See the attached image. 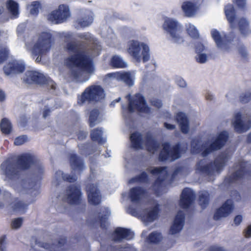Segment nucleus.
Returning <instances> with one entry per match:
<instances>
[{
  "label": "nucleus",
  "mask_w": 251,
  "mask_h": 251,
  "mask_svg": "<svg viewBox=\"0 0 251 251\" xmlns=\"http://www.w3.org/2000/svg\"><path fill=\"white\" fill-rule=\"evenodd\" d=\"M82 41L70 42L66 45V50L74 55L66 59V63L69 66L74 67L78 69H72L71 76L77 81L84 82L89 79V76L81 79L82 72H86L91 75L95 72V67L93 60L85 53V48Z\"/></svg>",
  "instance_id": "nucleus-1"
},
{
  "label": "nucleus",
  "mask_w": 251,
  "mask_h": 251,
  "mask_svg": "<svg viewBox=\"0 0 251 251\" xmlns=\"http://www.w3.org/2000/svg\"><path fill=\"white\" fill-rule=\"evenodd\" d=\"M38 162L35 155L29 153H24L17 157L16 163L7 159L1 165V167L7 177L14 179L19 178L21 171L27 170Z\"/></svg>",
  "instance_id": "nucleus-2"
},
{
  "label": "nucleus",
  "mask_w": 251,
  "mask_h": 251,
  "mask_svg": "<svg viewBox=\"0 0 251 251\" xmlns=\"http://www.w3.org/2000/svg\"><path fill=\"white\" fill-rule=\"evenodd\" d=\"M228 138L227 132L223 131L208 146H206L204 144L200 145L199 139H193L191 141V152L196 154L201 153L202 156L205 157L212 151L221 149L224 146Z\"/></svg>",
  "instance_id": "nucleus-3"
},
{
  "label": "nucleus",
  "mask_w": 251,
  "mask_h": 251,
  "mask_svg": "<svg viewBox=\"0 0 251 251\" xmlns=\"http://www.w3.org/2000/svg\"><path fill=\"white\" fill-rule=\"evenodd\" d=\"M147 205H128L125 209L127 213L140 217L145 222H152L158 217V205L146 207Z\"/></svg>",
  "instance_id": "nucleus-4"
},
{
  "label": "nucleus",
  "mask_w": 251,
  "mask_h": 251,
  "mask_svg": "<svg viewBox=\"0 0 251 251\" xmlns=\"http://www.w3.org/2000/svg\"><path fill=\"white\" fill-rule=\"evenodd\" d=\"M52 37L50 33L43 32L39 36L37 42L32 49V53L36 57L37 62H41L42 56L46 55L50 50Z\"/></svg>",
  "instance_id": "nucleus-5"
},
{
  "label": "nucleus",
  "mask_w": 251,
  "mask_h": 251,
  "mask_svg": "<svg viewBox=\"0 0 251 251\" xmlns=\"http://www.w3.org/2000/svg\"><path fill=\"white\" fill-rule=\"evenodd\" d=\"M162 147L158 154L160 161L173 162L180 158L183 150L180 143L171 146L169 142H164L162 143Z\"/></svg>",
  "instance_id": "nucleus-6"
},
{
  "label": "nucleus",
  "mask_w": 251,
  "mask_h": 251,
  "mask_svg": "<svg viewBox=\"0 0 251 251\" xmlns=\"http://www.w3.org/2000/svg\"><path fill=\"white\" fill-rule=\"evenodd\" d=\"M228 160V156L226 153L222 152L218 155L213 162L205 165H201L200 161L197 163L198 169L202 174L207 176H211L214 172L215 169L216 172L220 173L226 165Z\"/></svg>",
  "instance_id": "nucleus-7"
},
{
  "label": "nucleus",
  "mask_w": 251,
  "mask_h": 251,
  "mask_svg": "<svg viewBox=\"0 0 251 251\" xmlns=\"http://www.w3.org/2000/svg\"><path fill=\"white\" fill-rule=\"evenodd\" d=\"M128 52L138 62H140L141 57L143 62L150 60V49L149 46L137 41L133 40L129 45Z\"/></svg>",
  "instance_id": "nucleus-8"
},
{
  "label": "nucleus",
  "mask_w": 251,
  "mask_h": 251,
  "mask_svg": "<svg viewBox=\"0 0 251 251\" xmlns=\"http://www.w3.org/2000/svg\"><path fill=\"white\" fill-rule=\"evenodd\" d=\"M104 91L100 85H91L87 87L78 99L77 102L82 104L88 102H97L103 97Z\"/></svg>",
  "instance_id": "nucleus-9"
},
{
  "label": "nucleus",
  "mask_w": 251,
  "mask_h": 251,
  "mask_svg": "<svg viewBox=\"0 0 251 251\" xmlns=\"http://www.w3.org/2000/svg\"><path fill=\"white\" fill-rule=\"evenodd\" d=\"M24 81L29 84H48L50 89H56V83L53 80L36 71H27L25 74Z\"/></svg>",
  "instance_id": "nucleus-10"
},
{
  "label": "nucleus",
  "mask_w": 251,
  "mask_h": 251,
  "mask_svg": "<svg viewBox=\"0 0 251 251\" xmlns=\"http://www.w3.org/2000/svg\"><path fill=\"white\" fill-rule=\"evenodd\" d=\"M128 111L133 112L135 110L139 112L149 114L151 108L147 104L144 97L140 93H136L132 97L129 95Z\"/></svg>",
  "instance_id": "nucleus-11"
},
{
  "label": "nucleus",
  "mask_w": 251,
  "mask_h": 251,
  "mask_svg": "<svg viewBox=\"0 0 251 251\" xmlns=\"http://www.w3.org/2000/svg\"><path fill=\"white\" fill-rule=\"evenodd\" d=\"M162 27L163 29L170 35L175 43L180 44L184 42V39L179 35L180 27L177 22L172 19L166 20Z\"/></svg>",
  "instance_id": "nucleus-12"
},
{
  "label": "nucleus",
  "mask_w": 251,
  "mask_h": 251,
  "mask_svg": "<svg viewBox=\"0 0 251 251\" xmlns=\"http://www.w3.org/2000/svg\"><path fill=\"white\" fill-rule=\"evenodd\" d=\"M70 16V12L68 6L60 4L57 9L52 11L48 15V19L55 24H59L66 21Z\"/></svg>",
  "instance_id": "nucleus-13"
},
{
  "label": "nucleus",
  "mask_w": 251,
  "mask_h": 251,
  "mask_svg": "<svg viewBox=\"0 0 251 251\" xmlns=\"http://www.w3.org/2000/svg\"><path fill=\"white\" fill-rule=\"evenodd\" d=\"M211 34L217 46L219 48H224L226 50L228 49V45L233 41L236 36L234 33L231 32L228 36H225V39H223L220 32L216 29H213L211 31Z\"/></svg>",
  "instance_id": "nucleus-14"
},
{
  "label": "nucleus",
  "mask_w": 251,
  "mask_h": 251,
  "mask_svg": "<svg viewBox=\"0 0 251 251\" xmlns=\"http://www.w3.org/2000/svg\"><path fill=\"white\" fill-rule=\"evenodd\" d=\"M66 192L69 204H80L82 197L80 186L70 185L67 187Z\"/></svg>",
  "instance_id": "nucleus-15"
},
{
  "label": "nucleus",
  "mask_w": 251,
  "mask_h": 251,
  "mask_svg": "<svg viewBox=\"0 0 251 251\" xmlns=\"http://www.w3.org/2000/svg\"><path fill=\"white\" fill-rule=\"evenodd\" d=\"M88 200L90 204H100L101 196L96 185L89 183L86 186Z\"/></svg>",
  "instance_id": "nucleus-16"
},
{
  "label": "nucleus",
  "mask_w": 251,
  "mask_h": 251,
  "mask_svg": "<svg viewBox=\"0 0 251 251\" xmlns=\"http://www.w3.org/2000/svg\"><path fill=\"white\" fill-rule=\"evenodd\" d=\"M147 194L146 190L142 187L135 186L129 189L128 197L132 203L139 204L143 201Z\"/></svg>",
  "instance_id": "nucleus-17"
},
{
  "label": "nucleus",
  "mask_w": 251,
  "mask_h": 251,
  "mask_svg": "<svg viewBox=\"0 0 251 251\" xmlns=\"http://www.w3.org/2000/svg\"><path fill=\"white\" fill-rule=\"evenodd\" d=\"M3 71L6 75L22 73L25 70V65L17 60H12L3 67Z\"/></svg>",
  "instance_id": "nucleus-18"
},
{
  "label": "nucleus",
  "mask_w": 251,
  "mask_h": 251,
  "mask_svg": "<svg viewBox=\"0 0 251 251\" xmlns=\"http://www.w3.org/2000/svg\"><path fill=\"white\" fill-rule=\"evenodd\" d=\"M196 199L195 192L190 188H184L180 195L179 203L182 204H194Z\"/></svg>",
  "instance_id": "nucleus-19"
},
{
  "label": "nucleus",
  "mask_w": 251,
  "mask_h": 251,
  "mask_svg": "<svg viewBox=\"0 0 251 251\" xmlns=\"http://www.w3.org/2000/svg\"><path fill=\"white\" fill-rule=\"evenodd\" d=\"M184 214V212L182 210H179L177 212L170 228V232L171 234H176L182 230L185 221Z\"/></svg>",
  "instance_id": "nucleus-20"
},
{
  "label": "nucleus",
  "mask_w": 251,
  "mask_h": 251,
  "mask_svg": "<svg viewBox=\"0 0 251 251\" xmlns=\"http://www.w3.org/2000/svg\"><path fill=\"white\" fill-rule=\"evenodd\" d=\"M134 237V233L130 230L118 227L116 229L112 235V238L115 241H120L123 239L130 240Z\"/></svg>",
  "instance_id": "nucleus-21"
},
{
  "label": "nucleus",
  "mask_w": 251,
  "mask_h": 251,
  "mask_svg": "<svg viewBox=\"0 0 251 251\" xmlns=\"http://www.w3.org/2000/svg\"><path fill=\"white\" fill-rule=\"evenodd\" d=\"M225 14L226 19L232 29L236 27V10L233 4L228 3L224 8Z\"/></svg>",
  "instance_id": "nucleus-22"
},
{
  "label": "nucleus",
  "mask_w": 251,
  "mask_h": 251,
  "mask_svg": "<svg viewBox=\"0 0 251 251\" xmlns=\"http://www.w3.org/2000/svg\"><path fill=\"white\" fill-rule=\"evenodd\" d=\"M240 168L233 173L228 177L225 179V181L229 183H233L236 180L243 178L245 176L249 175L250 172L248 171L245 167L243 166L242 163L240 164Z\"/></svg>",
  "instance_id": "nucleus-23"
},
{
  "label": "nucleus",
  "mask_w": 251,
  "mask_h": 251,
  "mask_svg": "<svg viewBox=\"0 0 251 251\" xmlns=\"http://www.w3.org/2000/svg\"><path fill=\"white\" fill-rule=\"evenodd\" d=\"M233 205H222V206L215 211L213 219L216 220H219L223 218L227 217L233 211Z\"/></svg>",
  "instance_id": "nucleus-24"
},
{
  "label": "nucleus",
  "mask_w": 251,
  "mask_h": 251,
  "mask_svg": "<svg viewBox=\"0 0 251 251\" xmlns=\"http://www.w3.org/2000/svg\"><path fill=\"white\" fill-rule=\"evenodd\" d=\"M93 22V17L89 11H87L79 17L75 21L78 27L84 28L90 25Z\"/></svg>",
  "instance_id": "nucleus-25"
},
{
  "label": "nucleus",
  "mask_w": 251,
  "mask_h": 251,
  "mask_svg": "<svg viewBox=\"0 0 251 251\" xmlns=\"http://www.w3.org/2000/svg\"><path fill=\"white\" fill-rule=\"evenodd\" d=\"M176 120L182 133H188L189 130V122L185 114L182 112L178 113L176 116Z\"/></svg>",
  "instance_id": "nucleus-26"
},
{
  "label": "nucleus",
  "mask_w": 251,
  "mask_h": 251,
  "mask_svg": "<svg viewBox=\"0 0 251 251\" xmlns=\"http://www.w3.org/2000/svg\"><path fill=\"white\" fill-rule=\"evenodd\" d=\"M69 162L70 165L74 170L82 172L84 168V162L80 157L76 154L72 153L69 156Z\"/></svg>",
  "instance_id": "nucleus-27"
},
{
  "label": "nucleus",
  "mask_w": 251,
  "mask_h": 251,
  "mask_svg": "<svg viewBox=\"0 0 251 251\" xmlns=\"http://www.w3.org/2000/svg\"><path fill=\"white\" fill-rule=\"evenodd\" d=\"M235 121L233 126L235 130L239 133H243L247 131L250 126L245 125L242 121V115L241 113L238 112L235 116Z\"/></svg>",
  "instance_id": "nucleus-28"
},
{
  "label": "nucleus",
  "mask_w": 251,
  "mask_h": 251,
  "mask_svg": "<svg viewBox=\"0 0 251 251\" xmlns=\"http://www.w3.org/2000/svg\"><path fill=\"white\" fill-rule=\"evenodd\" d=\"M66 243V239H60L57 245H50L46 243H39V246L41 247L50 251H64L66 249L65 244Z\"/></svg>",
  "instance_id": "nucleus-29"
},
{
  "label": "nucleus",
  "mask_w": 251,
  "mask_h": 251,
  "mask_svg": "<svg viewBox=\"0 0 251 251\" xmlns=\"http://www.w3.org/2000/svg\"><path fill=\"white\" fill-rule=\"evenodd\" d=\"M130 140L133 148L137 150L143 149V137L140 132L135 131L131 133L130 136Z\"/></svg>",
  "instance_id": "nucleus-30"
},
{
  "label": "nucleus",
  "mask_w": 251,
  "mask_h": 251,
  "mask_svg": "<svg viewBox=\"0 0 251 251\" xmlns=\"http://www.w3.org/2000/svg\"><path fill=\"white\" fill-rule=\"evenodd\" d=\"M237 23L239 30L242 35L246 36L251 33L250 23L246 18L244 17L240 18Z\"/></svg>",
  "instance_id": "nucleus-31"
},
{
  "label": "nucleus",
  "mask_w": 251,
  "mask_h": 251,
  "mask_svg": "<svg viewBox=\"0 0 251 251\" xmlns=\"http://www.w3.org/2000/svg\"><path fill=\"white\" fill-rule=\"evenodd\" d=\"M145 144L147 150L149 152H154L159 148L158 143L151 134L146 135Z\"/></svg>",
  "instance_id": "nucleus-32"
},
{
  "label": "nucleus",
  "mask_w": 251,
  "mask_h": 251,
  "mask_svg": "<svg viewBox=\"0 0 251 251\" xmlns=\"http://www.w3.org/2000/svg\"><path fill=\"white\" fill-rule=\"evenodd\" d=\"M102 135L103 130L102 128L98 127L91 130L90 138L93 141L97 142L100 144H103L105 142V140L103 138Z\"/></svg>",
  "instance_id": "nucleus-33"
},
{
  "label": "nucleus",
  "mask_w": 251,
  "mask_h": 251,
  "mask_svg": "<svg viewBox=\"0 0 251 251\" xmlns=\"http://www.w3.org/2000/svg\"><path fill=\"white\" fill-rule=\"evenodd\" d=\"M6 5L7 10L13 18H18L19 15V4L14 0H8Z\"/></svg>",
  "instance_id": "nucleus-34"
},
{
  "label": "nucleus",
  "mask_w": 251,
  "mask_h": 251,
  "mask_svg": "<svg viewBox=\"0 0 251 251\" xmlns=\"http://www.w3.org/2000/svg\"><path fill=\"white\" fill-rule=\"evenodd\" d=\"M182 9L187 17L193 16L196 12V5L191 1H185L182 5Z\"/></svg>",
  "instance_id": "nucleus-35"
},
{
  "label": "nucleus",
  "mask_w": 251,
  "mask_h": 251,
  "mask_svg": "<svg viewBox=\"0 0 251 251\" xmlns=\"http://www.w3.org/2000/svg\"><path fill=\"white\" fill-rule=\"evenodd\" d=\"M110 65L113 68H125L126 63L119 56L115 55L112 57L110 61Z\"/></svg>",
  "instance_id": "nucleus-36"
},
{
  "label": "nucleus",
  "mask_w": 251,
  "mask_h": 251,
  "mask_svg": "<svg viewBox=\"0 0 251 251\" xmlns=\"http://www.w3.org/2000/svg\"><path fill=\"white\" fill-rule=\"evenodd\" d=\"M111 215V212L108 209L104 208L99 213V218L100 223V226L102 228H106L108 223L107 219Z\"/></svg>",
  "instance_id": "nucleus-37"
},
{
  "label": "nucleus",
  "mask_w": 251,
  "mask_h": 251,
  "mask_svg": "<svg viewBox=\"0 0 251 251\" xmlns=\"http://www.w3.org/2000/svg\"><path fill=\"white\" fill-rule=\"evenodd\" d=\"M1 132L5 134H9L12 130V125L10 122L6 118H3L0 123Z\"/></svg>",
  "instance_id": "nucleus-38"
},
{
  "label": "nucleus",
  "mask_w": 251,
  "mask_h": 251,
  "mask_svg": "<svg viewBox=\"0 0 251 251\" xmlns=\"http://www.w3.org/2000/svg\"><path fill=\"white\" fill-rule=\"evenodd\" d=\"M199 204H209L210 194L207 191H201L198 194Z\"/></svg>",
  "instance_id": "nucleus-39"
},
{
  "label": "nucleus",
  "mask_w": 251,
  "mask_h": 251,
  "mask_svg": "<svg viewBox=\"0 0 251 251\" xmlns=\"http://www.w3.org/2000/svg\"><path fill=\"white\" fill-rule=\"evenodd\" d=\"M99 115V112L97 109H93L90 112L89 118V124L90 127H93L96 125Z\"/></svg>",
  "instance_id": "nucleus-40"
},
{
  "label": "nucleus",
  "mask_w": 251,
  "mask_h": 251,
  "mask_svg": "<svg viewBox=\"0 0 251 251\" xmlns=\"http://www.w3.org/2000/svg\"><path fill=\"white\" fill-rule=\"evenodd\" d=\"M149 180V176L145 172H142L139 175L132 177L130 181L132 182L143 183L147 182Z\"/></svg>",
  "instance_id": "nucleus-41"
},
{
  "label": "nucleus",
  "mask_w": 251,
  "mask_h": 251,
  "mask_svg": "<svg viewBox=\"0 0 251 251\" xmlns=\"http://www.w3.org/2000/svg\"><path fill=\"white\" fill-rule=\"evenodd\" d=\"M162 239L161 234L160 232L154 231L149 235L148 240L151 243H157L160 242Z\"/></svg>",
  "instance_id": "nucleus-42"
},
{
  "label": "nucleus",
  "mask_w": 251,
  "mask_h": 251,
  "mask_svg": "<svg viewBox=\"0 0 251 251\" xmlns=\"http://www.w3.org/2000/svg\"><path fill=\"white\" fill-rule=\"evenodd\" d=\"M188 34L194 39H198L199 38V33L196 27L191 25H189L186 29Z\"/></svg>",
  "instance_id": "nucleus-43"
},
{
  "label": "nucleus",
  "mask_w": 251,
  "mask_h": 251,
  "mask_svg": "<svg viewBox=\"0 0 251 251\" xmlns=\"http://www.w3.org/2000/svg\"><path fill=\"white\" fill-rule=\"evenodd\" d=\"M167 167L166 166H161L154 167L151 170L148 169L147 171L153 175H158L162 174L166 175L167 173Z\"/></svg>",
  "instance_id": "nucleus-44"
},
{
  "label": "nucleus",
  "mask_w": 251,
  "mask_h": 251,
  "mask_svg": "<svg viewBox=\"0 0 251 251\" xmlns=\"http://www.w3.org/2000/svg\"><path fill=\"white\" fill-rule=\"evenodd\" d=\"M119 76L121 79L123 80L128 85L132 86L133 84V80L129 73L127 72L121 73Z\"/></svg>",
  "instance_id": "nucleus-45"
},
{
  "label": "nucleus",
  "mask_w": 251,
  "mask_h": 251,
  "mask_svg": "<svg viewBox=\"0 0 251 251\" xmlns=\"http://www.w3.org/2000/svg\"><path fill=\"white\" fill-rule=\"evenodd\" d=\"M9 50L7 47L0 49V64L4 62L8 58Z\"/></svg>",
  "instance_id": "nucleus-46"
},
{
  "label": "nucleus",
  "mask_w": 251,
  "mask_h": 251,
  "mask_svg": "<svg viewBox=\"0 0 251 251\" xmlns=\"http://www.w3.org/2000/svg\"><path fill=\"white\" fill-rule=\"evenodd\" d=\"M32 8L30 9V14L33 15H37L40 7V3L38 1H33L31 3Z\"/></svg>",
  "instance_id": "nucleus-47"
},
{
  "label": "nucleus",
  "mask_w": 251,
  "mask_h": 251,
  "mask_svg": "<svg viewBox=\"0 0 251 251\" xmlns=\"http://www.w3.org/2000/svg\"><path fill=\"white\" fill-rule=\"evenodd\" d=\"M23 221L22 218H18L13 220L11 224L12 228L15 229L20 228L22 225Z\"/></svg>",
  "instance_id": "nucleus-48"
},
{
  "label": "nucleus",
  "mask_w": 251,
  "mask_h": 251,
  "mask_svg": "<svg viewBox=\"0 0 251 251\" xmlns=\"http://www.w3.org/2000/svg\"><path fill=\"white\" fill-rule=\"evenodd\" d=\"M27 205H14L12 208L14 212L20 214L24 213L27 208Z\"/></svg>",
  "instance_id": "nucleus-49"
},
{
  "label": "nucleus",
  "mask_w": 251,
  "mask_h": 251,
  "mask_svg": "<svg viewBox=\"0 0 251 251\" xmlns=\"http://www.w3.org/2000/svg\"><path fill=\"white\" fill-rule=\"evenodd\" d=\"M59 173L61 174L62 177L63 179L65 181L68 182H74L76 180V178L74 176L69 174H65L61 172H59Z\"/></svg>",
  "instance_id": "nucleus-50"
},
{
  "label": "nucleus",
  "mask_w": 251,
  "mask_h": 251,
  "mask_svg": "<svg viewBox=\"0 0 251 251\" xmlns=\"http://www.w3.org/2000/svg\"><path fill=\"white\" fill-rule=\"evenodd\" d=\"M27 140L26 135H22L16 137L14 140V145L16 146H20L24 144Z\"/></svg>",
  "instance_id": "nucleus-51"
},
{
  "label": "nucleus",
  "mask_w": 251,
  "mask_h": 251,
  "mask_svg": "<svg viewBox=\"0 0 251 251\" xmlns=\"http://www.w3.org/2000/svg\"><path fill=\"white\" fill-rule=\"evenodd\" d=\"M234 2L239 9L243 11L247 9L246 0H234Z\"/></svg>",
  "instance_id": "nucleus-52"
},
{
  "label": "nucleus",
  "mask_w": 251,
  "mask_h": 251,
  "mask_svg": "<svg viewBox=\"0 0 251 251\" xmlns=\"http://www.w3.org/2000/svg\"><path fill=\"white\" fill-rule=\"evenodd\" d=\"M7 241L5 236L3 235L0 237V251H6Z\"/></svg>",
  "instance_id": "nucleus-53"
},
{
  "label": "nucleus",
  "mask_w": 251,
  "mask_h": 251,
  "mask_svg": "<svg viewBox=\"0 0 251 251\" xmlns=\"http://www.w3.org/2000/svg\"><path fill=\"white\" fill-rule=\"evenodd\" d=\"M77 37L81 39H83L88 42H91L92 40V36L89 32L80 33L78 35Z\"/></svg>",
  "instance_id": "nucleus-54"
},
{
  "label": "nucleus",
  "mask_w": 251,
  "mask_h": 251,
  "mask_svg": "<svg viewBox=\"0 0 251 251\" xmlns=\"http://www.w3.org/2000/svg\"><path fill=\"white\" fill-rule=\"evenodd\" d=\"M251 100V93L243 94L240 97V100L243 103L248 102Z\"/></svg>",
  "instance_id": "nucleus-55"
},
{
  "label": "nucleus",
  "mask_w": 251,
  "mask_h": 251,
  "mask_svg": "<svg viewBox=\"0 0 251 251\" xmlns=\"http://www.w3.org/2000/svg\"><path fill=\"white\" fill-rule=\"evenodd\" d=\"M150 103L152 106L158 108H161L162 105L161 100L157 99H153L151 100Z\"/></svg>",
  "instance_id": "nucleus-56"
},
{
  "label": "nucleus",
  "mask_w": 251,
  "mask_h": 251,
  "mask_svg": "<svg viewBox=\"0 0 251 251\" xmlns=\"http://www.w3.org/2000/svg\"><path fill=\"white\" fill-rule=\"evenodd\" d=\"M196 60L200 63H204L207 60V56L204 53H200L198 57H196Z\"/></svg>",
  "instance_id": "nucleus-57"
},
{
  "label": "nucleus",
  "mask_w": 251,
  "mask_h": 251,
  "mask_svg": "<svg viewBox=\"0 0 251 251\" xmlns=\"http://www.w3.org/2000/svg\"><path fill=\"white\" fill-rule=\"evenodd\" d=\"M164 181V178L163 177H161L160 176H158L154 181L153 183V186L154 187H160Z\"/></svg>",
  "instance_id": "nucleus-58"
},
{
  "label": "nucleus",
  "mask_w": 251,
  "mask_h": 251,
  "mask_svg": "<svg viewBox=\"0 0 251 251\" xmlns=\"http://www.w3.org/2000/svg\"><path fill=\"white\" fill-rule=\"evenodd\" d=\"M239 52L243 57L246 58L247 57L248 54L244 46H241L239 48Z\"/></svg>",
  "instance_id": "nucleus-59"
},
{
  "label": "nucleus",
  "mask_w": 251,
  "mask_h": 251,
  "mask_svg": "<svg viewBox=\"0 0 251 251\" xmlns=\"http://www.w3.org/2000/svg\"><path fill=\"white\" fill-rule=\"evenodd\" d=\"M77 138L79 140H84L87 136V133L83 131H79L77 133Z\"/></svg>",
  "instance_id": "nucleus-60"
},
{
  "label": "nucleus",
  "mask_w": 251,
  "mask_h": 251,
  "mask_svg": "<svg viewBox=\"0 0 251 251\" xmlns=\"http://www.w3.org/2000/svg\"><path fill=\"white\" fill-rule=\"evenodd\" d=\"M204 49H205V47L201 43H198L196 46V51L197 53H200L201 52H202L203 51H204Z\"/></svg>",
  "instance_id": "nucleus-61"
},
{
  "label": "nucleus",
  "mask_w": 251,
  "mask_h": 251,
  "mask_svg": "<svg viewBox=\"0 0 251 251\" xmlns=\"http://www.w3.org/2000/svg\"><path fill=\"white\" fill-rule=\"evenodd\" d=\"M177 85L181 87H185L186 86V83L184 80L181 78H178L176 80Z\"/></svg>",
  "instance_id": "nucleus-62"
},
{
  "label": "nucleus",
  "mask_w": 251,
  "mask_h": 251,
  "mask_svg": "<svg viewBox=\"0 0 251 251\" xmlns=\"http://www.w3.org/2000/svg\"><path fill=\"white\" fill-rule=\"evenodd\" d=\"M242 221V216L241 215H237L235 217L234 222L236 226H238L241 223Z\"/></svg>",
  "instance_id": "nucleus-63"
},
{
  "label": "nucleus",
  "mask_w": 251,
  "mask_h": 251,
  "mask_svg": "<svg viewBox=\"0 0 251 251\" xmlns=\"http://www.w3.org/2000/svg\"><path fill=\"white\" fill-rule=\"evenodd\" d=\"M164 126L165 128L169 130H173L175 129L176 126L167 123H164Z\"/></svg>",
  "instance_id": "nucleus-64"
}]
</instances>
